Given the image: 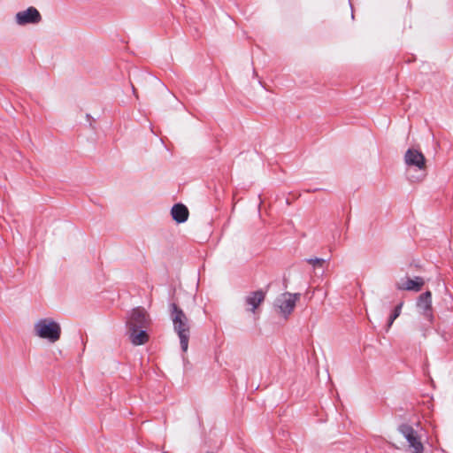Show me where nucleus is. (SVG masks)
<instances>
[{"mask_svg":"<svg viewBox=\"0 0 453 453\" xmlns=\"http://www.w3.org/2000/svg\"><path fill=\"white\" fill-rule=\"evenodd\" d=\"M150 325V319L145 309L137 307L131 311L127 320V328L130 342L134 345H142L149 341L146 330Z\"/></svg>","mask_w":453,"mask_h":453,"instance_id":"f257e3e1","label":"nucleus"},{"mask_svg":"<svg viewBox=\"0 0 453 453\" xmlns=\"http://www.w3.org/2000/svg\"><path fill=\"white\" fill-rule=\"evenodd\" d=\"M170 318L173 321L174 332L180 338V348L186 352L188 347L190 337V320L184 311L176 304H170Z\"/></svg>","mask_w":453,"mask_h":453,"instance_id":"f03ea898","label":"nucleus"},{"mask_svg":"<svg viewBox=\"0 0 453 453\" xmlns=\"http://www.w3.org/2000/svg\"><path fill=\"white\" fill-rule=\"evenodd\" d=\"M35 334L42 338L46 339L50 342H56L61 336L60 325L52 319H41L34 326Z\"/></svg>","mask_w":453,"mask_h":453,"instance_id":"7ed1b4c3","label":"nucleus"},{"mask_svg":"<svg viewBox=\"0 0 453 453\" xmlns=\"http://www.w3.org/2000/svg\"><path fill=\"white\" fill-rule=\"evenodd\" d=\"M398 431L403 434L409 443L411 453H423L424 446L421 442L420 436L411 426L402 424L398 427Z\"/></svg>","mask_w":453,"mask_h":453,"instance_id":"20e7f679","label":"nucleus"},{"mask_svg":"<svg viewBox=\"0 0 453 453\" xmlns=\"http://www.w3.org/2000/svg\"><path fill=\"white\" fill-rule=\"evenodd\" d=\"M300 296L301 295L299 293L292 294L285 292L276 298L275 306L285 318H288L294 311Z\"/></svg>","mask_w":453,"mask_h":453,"instance_id":"39448f33","label":"nucleus"},{"mask_svg":"<svg viewBox=\"0 0 453 453\" xmlns=\"http://www.w3.org/2000/svg\"><path fill=\"white\" fill-rule=\"evenodd\" d=\"M405 164L410 167H414L421 172L420 176L416 177L417 180L425 176L426 158L418 150L409 149L404 155Z\"/></svg>","mask_w":453,"mask_h":453,"instance_id":"423d86ee","label":"nucleus"},{"mask_svg":"<svg viewBox=\"0 0 453 453\" xmlns=\"http://www.w3.org/2000/svg\"><path fill=\"white\" fill-rule=\"evenodd\" d=\"M15 21L19 26L38 24L42 21V15L35 7L30 6L27 10L17 12Z\"/></svg>","mask_w":453,"mask_h":453,"instance_id":"0eeeda50","label":"nucleus"},{"mask_svg":"<svg viewBox=\"0 0 453 453\" xmlns=\"http://www.w3.org/2000/svg\"><path fill=\"white\" fill-rule=\"evenodd\" d=\"M425 280L422 277L416 276L413 279H401L396 282L395 288L398 290L418 292L422 289Z\"/></svg>","mask_w":453,"mask_h":453,"instance_id":"6e6552de","label":"nucleus"},{"mask_svg":"<svg viewBox=\"0 0 453 453\" xmlns=\"http://www.w3.org/2000/svg\"><path fill=\"white\" fill-rule=\"evenodd\" d=\"M417 306L422 312L424 317L429 321L433 319L432 314V294L430 291H426L421 294L418 299Z\"/></svg>","mask_w":453,"mask_h":453,"instance_id":"1a4fd4ad","label":"nucleus"},{"mask_svg":"<svg viewBox=\"0 0 453 453\" xmlns=\"http://www.w3.org/2000/svg\"><path fill=\"white\" fill-rule=\"evenodd\" d=\"M265 294L262 290L250 292L245 297V304L248 306L247 310L254 312L255 310L264 302Z\"/></svg>","mask_w":453,"mask_h":453,"instance_id":"9d476101","label":"nucleus"},{"mask_svg":"<svg viewBox=\"0 0 453 453\" xmlns=\"http://www.w3.org/2000/svg\"><path fill=\"white\" fill-rule=\"evenodd\" d=\"M171 214L173 219L178 223H184L188 220V208L181 204L177 203L174 204L171 210Z\"/></svg>","mask_w":453,"mask_h":453,"instance_id":"9b49d317","label":"nucleus"},{"mask_svg":"<svg viewBox=\"0 0 453 453\" xmlns=\"http://www.w3.org/2000/svg\"><path fill=\"white\" fill-rule=\"evenodd\" d=\"M402 307H403V303H401L395 306L393 312L389 316L388 322V328H389L392 326V324L394 323V321L399 317V315L401 314Z\"/></svg>","mask_w":453,"mask_h":453,"instance_id":"f8f14e48","label":"nucleus"},{"mask_svg":"<svg viewBox=\"0 0 453 453\" xmlns=\"http://www.w3.org/2000/svg\"><path fill=\"white\" fill-rule=\"evenodd\" d=\"M307 262L311 265H312L314 267H321L323 264L326 262L323 258H308Z\"/></svg>","mask_w":453,"mask_h":453,"instance_id":"ddd939ff","label":"nucleus"},{"mask_svg":"<svg viewBox=\"0 0 453 453\" xmlns=\"http://www.w3.org/2000/svg\"><path fill=\"white\" fill-rule=\"evenodd\" d=\"M132 89H133V93L135 95V93H136V89L134 88V86H132Z\"/></svg>","mask_w":453,"mask_h":453,"instance_id":"4468645a","label":"nucleus"}]
</instances>
